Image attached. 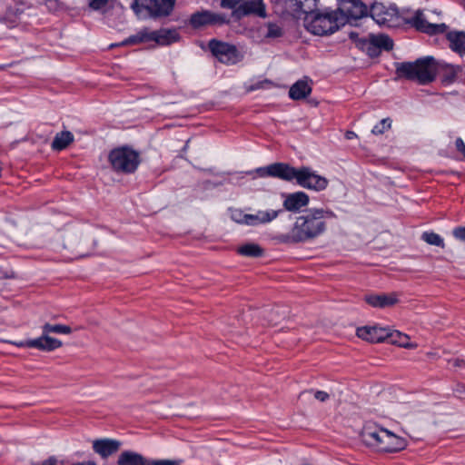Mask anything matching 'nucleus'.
<instances>
[{
	"label": "nucleus",
	"instance_id": "f257e3e1",
	"mask_svg": "<svg viewBox=\"0 0 465 465\" xmlns=\"http://www.w3.org/2000/svg\"><path fill=\"white\" fill-rule=\"evenodd\" d=\"M335 217L332 211L323 208H312L295 219L292 228L279 236L282 242H309L323 234L327 229L326 221Z\"/></svg>",
	"mask_w": 465,
	"mask_h": 465
},
{
	"label": "nucleus",
	"instance_id": "f03ea898",
	"mask_svg": "<svg viewBox=\"0 0 465 465\" xmlns=\"http://www.w3.org/2000/svg\"><path fill=\"white\" fill-rule=\"evenodd\" d=\"M343 25L344 17L336 10L312 11L304 17L305 28L316 35L332 34Z\"/></svg>",
	"mask_w": 465,
	"mask_h": 465
},
{
	"label": "nucleus",
	"instance_id": "7ed1b4c3",
	"mask_svg": "<svg viewBox=\"0 0 465 465\" xmlns=\"http://www.w3.org/2000/svg\"><path fill=\"white\" fill-rule=\"evenodd\" d=\"M437 64L432 57L418 59L414 63L398 64L397 74L410 80L425 84L434 80L437 74Z\"/></svg>",
	"mask_w": 465,
	"mask_h": 465
},
{
	"label": "nucleus",
	"instance_id": "20e7f679",
	"mask_svg": "<svg viewBox=\"0 0 465 465\" xmlns=\"http://www.w3.org/2000/svg\"><path fill=\"white\" fill-rule=\"evenodd\" d=\"M295 180L297 183L308 190L321 192L327 188L329 181L327 178L318 174L309 167L296 169L289 165L287 182Z\"/></svg>",
	"mask_w": 465,
	"mask_h": 465
},
{
	"label": "nucleus",
	"instance_id": "39448f33",
	"mask_svg": "<svg viewBox=\"0 0 465 465\" xmlns=\"http://www.w3.org/2000/svg\"><path fill=\"white\" fill-rule=\"evenodd\" d=\"M175 0H134L131 5L139 19L168 15Z\"/></svg>",
	"mask_w": 465,
	"mask_h": 465
},
{
	"label": "nucleus",
	"instance_id": "423d86ee",
	"mask_svg": "<svg viewBox=\"0 0 465 465\" xmlns=\"http://www.w3.org/2000/svg\"><path fill=\"white\" fill-rule=\"evenodd\" d=\"M109 161L114 170L124 173H134L140 163L139 153L129 147L112 150Z\"/></svg>",
	"mask_w": 465,
	"mask_h": 465
},
{
	"label": "nucleus",
	"instance_id": "0eeeda50",
	"mask_svg": "<svg viewBox=\"0 0 465 465\" xmlns=\"http://www.w3.org/2000/svg\"><path fill=\"white\" fill-rule=\"evenodd\" d=\"M371 16L379 25L394 27L400 25L401 16L395 5L374 3L371 7Z\"/></svg>",
	"mask_w": 465,
	"mask_h": 465
},
{
	"label": "nucleus",
	"instance_id": "6e6552de",
	"mask_svg": "<svg viewBox=\"0 0 465 465\" xmlns=\"http://www.w3.org/2000/svg\"><path fill=\"white\" fill-rule=\"evenodd\" d=\"M209 47L213 54L223 64H233L242 58L234 45L226 43L212 40L209 43Z\"/></svg>",
	"mask_w": 465,
	"mask_h": 465
},
{
	"label": "nucleus",
	"instance_id": "1a4fd4ad",
	"mask_svg": "<svg viewBox=\"0 0 465 465\" xmlns=\"http://www.w3.org/2000/svg\"><path fill=\"white\" fill-rule=\"evenodd\" d=\"M436 13L433 11H417L412 17L413 25L419 30L426 34L436 35L443 33L447 29V25L443 23H432V15Z\"/></svg>",
	"mask_w": 465,
	"mask_h": 465
},
{
	"label": "nucleus",
	"instance_id": "9d476101",
	"mask_svg": "<svg viewBox=\"0 0 465 465\" xmlns=\"http://www.w3.org/2000/svg\"><path fill=\"white\" fill-rule=\"evenodd\" d=\"M336 12L343 15L345 25L350 19L363 17L367 14V7L361 0H342Z\"/></svg>",
	"mask_w": 465,
	"mask_h": 465
},
{
	"label": "nucleus",
	"instance_id": "9b49d317",
	"mask_svg": "<svg viewBox=\"0 0 465 465\" xmlns=\"http://www.w3.org/2000/svg\"><path fill=\"white\" fill-rule=\"evenodd\" d=\"M383 435H385V428L366 426L362 432V439L368 446L381 451V447L385 442Z\"/></svg>",
	"mask_w": 465,
	"mask_h": 465
},
{
	"label": "nucleus",
	"instance_id": "f8f14e48",
	"mask_svg": "<svg viewBox=\"0 0 465 465\" xmlns=\"http://www.w3.org/2000/svg\"><path fill=\"white\" fill-rule=\"evenodd\" d=\"M225 22H227V20L223 15L210 11L196 12L193 14L190 18V24L193 28H200L213 24H223Z\"/></svg>",
	"mask_w": 465,
	"mask_h": 465
},
{
	"label": "nucleus",
	"instance_id": "ddd939ff",
	"mask_svg": "<svg viewBox=\"0 0 465 465\" xmlns=\"http://www.w3.org/2000/svg\"><path fill=\"white\" fill-rule=\"evenodd\" d=\"M390 335V329L379 326H364L357 329V336L371 342H381Z\"/></svg>",
	"mask_w": 465,
	"mask_h": 465
},
{
	"label": "nucleus",
	"instance_id": "4468645a",
	"mask_svg": "<svg viewBox=\"0 0 465 465\" xmlns=\"http://www.w3.org/2000/svg\"><path fill=\"white\" fill-rule=\"evenodd\" d=\"M25 345L28 348H35L45 351H52L60 348L63 343L60 340L50 337L49 334L43 332L42 336L27 340Z\"/></svg>",
	"mask_w": 465,
	"mask_h": 465
},
{
	"label": "nucleus",
	"instance_id": "2eb2a0df",
	"mask_svg": "<svg viewBox=\"0 0 465 465\" xmlns=\"http://www.w3.org/2000/svg\"><path fill=\"white\" fill-rule=\"evenodd\" d=\"M310 198L304 192H295L284 195L283 207L289 212H299L309 204Z\"/></svg>",
	"mask_w": 465,
	"mask_h": 465
},
{
	"label": "nucleus",
	"instance_id": "dca6fc26",
	"mask_svg": "<svg viewBox=\"0 0 465 465\" xmlns=\"http://www.w3.org/2000/svg\"><path fill=\"white\" fill-rule=\"evenodd\" d=\"M289 164L283 163H275L265 167H260L255 173L261 177H275L286 181L288 178Z\"/></svg>",
	"mask_w": 465,
	"mask_h": 465
},
{
	"label": "nucleus",
	"instance_id": "f3484780",
	"mask_svg": "<svg viewBox=\"0 0 465 465\" xmlns=\"http://www.w3.org/2000/svg\"><path fill=\"white\" fill-rule=\"evenodd\" d=\"M365 302L374 308H387L398 302V295L394 292L369 294L364 298Z\"/></svg>",
	"mask_w": 465,
	"mask_h": 465
},
{
	"label": "nucleus",
	"instance_id": "a211bd4d",
	"mask_svg": "<svg viewBox=\"0 0 465 465\" xmlns=\"http://www.w3.org/2000/svg\"><path fill=\"white\" fill-rule=\"evenodd\" d=\"M121 446L120 441L112 439H100L93 441L94 452L105 459L115 453Z\"/></svg>",
	"mask_w": 465,
	"mask_h": 465
},
{
	"label": "nucleus",
	"instance_id": "6ab92c4d",
	"mask_svg": "<svg viewBox=\"0 0 465 465\" xmlns=\"http://www.w3.org/2000/svg\"><path fill=\"white\" fill-rule=\"evenodd\" d=\"M384 446L381 447V452H397L402 450L407 446V440L391 430L385 429Z\"/></svg>",
	"mask_w": 465,
	"mask_h": 465
},
{
	"label": "nucleus",
	"instance_id": "aec40b11",
	"mask_svg": "<svg viewBox=\"0 0 465 465\" xmlns=\"http://www.w3.org/2000/svg\"><path fill=\"white\" fill-rule=\"evenodd\" d=\"M280 211L275 210H259L255 213H249L247 217V226H259L269 223L275 220Z\"/></svg>",
	"mask_w": 465,
	"mask_h": 465
},
{
	"label": "nucleus",
	"instance_id": "412c9836",
	"mask_svg": "<svg viewBox=\"0 0 465 465\" xmlns=\"http://www.w3.org/2000/svg\"><path fill=\"white\" fill-rule=\"evenodd\" d=\"M152 42L159 45H168L178 42L180 39L177 30L169 28H161L152 31Z\"/></svg>",
	"mask_w": 465,
	"mask_h": 465
},
{
	"label": "nucleus",
	"instance_id": "4be33fe9",
	"mask_svg": "<svg viewBox=\"0 0 465 465\" xmlns=\"http://www.w3.org/2000/svg\"><path fill=\"white\" fill-rule=\"evenodd\" d=\"M118 465H149L141 454L134 451H124L120 454L117 461Z\"/></svg>",
	"mask_w": 465,
	"mask_h": 465
},
{
	"label": "nucleus",
	"instance_id": "5701e85b",
	"mask_svg": "<svg viewBox=\"0 0 465 465\" xmlns=\"http://www.w3.org/2000/svg\"><path fill=\"white\" fill-rule=\"evenodd\" d=\"M312 88L308 82L300 80L292 85L289 91V95L293 100H300L305 98L311 94Z\"/></svg>",
	"mask_w": 465,
	"mask_h": 465
},
{
	"label": "nucleus",
	"instance_id": "b1692460",
	"mask_svg": "<svg viewBox=\"0 0 465 465\" xmlns=\"http://www.w3.org/2000/svg\"><path fill=\"white\" fill-rule=\"evenodd\" d=\"M74 141V134L69 131L57 133L52 142L51 147L55 151L65 149Z\"/></svg>",
	"mask_w": 465,
	"mask_h": 465
},
{
	"label": "nucleus",
	"instance_id": "393cba45",
	"mask_svg": "<svg viewBox=\"0 0 465 465\" xmlns=\"http://www.w3.org/2000/svg\"><path fill=\"white\" fill-rule=\"evenodd\" d=\"M450 48L460 54L465 52V33L450 32L447 35Z\"/></svg>",
	"mask_w": 465,
	"mask_h": 465
},
{
	"label": "nucleus",
	"instance_id": "a878e982",
	"mask_svg": "<svg viewBox=\"0 0 465 465\" xmlns=\"http://www.w3.org/2000/svg\"><path fill=\"white\" fill-rule=\"evenodd\" d=\"M152 31L148 28H143L136 32L134 35L126 38L122 45H138L143 43L152 42Z\"/></svg>",
	"mask_w": 465,
	"mask_h": 465
},
{
	"label": "nucleus",
	"instance_id": "bb28decb",
	"mask_svg": "<svg viewBox=\"0 0 465 465\" xmlns=\"http://www.w3.org/2000/svg\"><path fill=\"white\" fill-rule=\"evenodd\" d=\"M391 343L397 344L400 347L414 349L417 347V344L410 341V337L402 333L399 331H391L390 335L388 337Z\"/></svg>",
	"mask_w": 465,
	"mask_h": 465
},
{
	"label": "nucleus",
	"instance_id": "cd10ccee",
	"mask_svg": "<svg viewBox=\"0 0 465 465\" xmlns=\"http://www.w3.org/2000/svg\"><path fill=\"white\" fill-rule=\"evenodd\" d=\"M370 43L378 48H382L384 50H391L393 47L392 40L385 35H369Z\"/></svg>",
	"mask_w": 465,
	"mask_h": 465
},
{
	"label": "nucleus",
	"instance_id": "c85d7f7f",
	"mask_svg": "<svg viewBox=\"0 0 465 465\" xmlns=\"http://www.w3.org/2000/svg\"><path fill=\"white\" fill-rule=\"evenodd\" d=\"M238 252L242 256L260 257L263 254V250L257 243H246L238 248Z\"/></svg>",
	"mask_w": 465,
	"mask_h": 465
},
{
	"label": "nucleus",
	"instance_id": "c756f323",
	"mask_svg": "<svg viewBox=\"0 0 465 465\" xmlns=\"http://www.w3.org/2000/svg\"><path fill=\"white\" fill-rule=\"evenodd\" d=\"M43 332L49 334L50 332L59 333V334H70L72 332V329L64 324H49L45 323L43 327Z\"/></svg>",
	"mask_w": 465,
	"mask_h": 465
},
{
	"label": "nucleus",
	"instance_id": "7c9ffc66",
	"mask_svg": "<svg viewBox=\"0 0 465 465\" xmlns=\"http://www.w3.org/2000/svg\"><path fill=\"white\" fill-rule=\"evenodd\" d=\"M421 239L426 242L428 244L444 247V241L440 235L432 232H425L421 235Z\"/></svg>",
	"mask_w": 465,
	"mask_h": 465
},
{
	"label": "nucleus",
	"instance_id": "2f4dec72",
	"mask_svg": "<svg viewBox=\"0 0 465 465\" xmlns=\"http://www.w3.org/2000/svg\"><path fill=\"white\" fill-rule=\"evenodd\" d=\"M114 2L115 0H90L89 6L93 10L104 13L114 5Z\"/></svg>",
	"mask_w": 465,
	"mask_h": 465
},
{
	"label": "nucleus",
	"instance_id": "473e14b6",
	"mask_svg": "<svg viewBox=\"0 0 465 465\" xmlns=\"http://www.w3.org/2000/svg\"><path fill=\"white\" fill-rule=\"evenodd\" d=\"M391 120L390 118H384L373 126L371 133L373 134H382L385 131L391 128Z\"/></svg>",
	"mask_w": 465,
	"mask_h": 465
},
{
	"label": "nucleus",
	"instance_id": "72a5a7b5",
	"mask_svg": "<svg viewBox=\"0 0 465 465\" xmlns=\"http://www.w3.org/2000/svg\"><path fill=\"white\" fill-rule=\"evenodd\" d=\"M249 213H244L242 210L234 209L231 211V218L235 223L247 225V217Z\"/></svg>",
	"mask_w": 465,
	"mask_h": 465
},
{
	"label": "nucleus",
	"instance_id": "f704fd0d",
	"mask_svg": "<svg viewBox=\"0 0 465 465\" xmlns=\"http://www.w3.org/2000/svg\"><path fill=\"white\" fill-rule=\"evenodd\" d=\"M282 35V29L281 27L273 23H269L267 25V33L265 34V36L268 38H277Z\"/></svg>",
	"mask_w": 465,
	"mask_h": 465
},
{
	"label": "nucleus",
	"instance_id": "c9c22d12",
	"mask_svg": "<svg viewBox=\"0 0 465 465\" xmlns=\"http://www.w3.org/2000/svg\"><path fill=\"white\" fill-rule=\"evenodd\" d=\"M149 465H180L181 460H148Z\"/></svg>",
	"mask_w": 465,
	"mask_h": 465
},
{
	"label": "nucleus",
	"instance_id": "e433bc0d",
	"mask_svg": "<svg viewBox=\"0 0 465 465\" xmlns=\"http://www.w3.org/2000/svg\"><path fill=\"white\" fill-rule=\"evenodd\" d=\"M453 235L460 241L465 242V227H458L453 230Z\"/></svg>",
	"mask_w": 465,
	"mask_h": 465
},
{
	"label": "nucleus",
	"instance_id": "4c0bfd02",
	"mask_svg": "<svg viewBox=\"0 0 465 465\" xmlns=\"http://www.w3.org/2000/svg\"><path fill=\"white\" fill-rule=\"evenodd\" d=\"M242 0H222V6L233 9Z\"/></svg>",
	"mask_w": 465,
	"mask_h": 465
},
{
	"label": "nucleus",
	"instance_id": "58836bf2",
	"mask_svg": "<svg viewBox=\"0 0 465 465\" xmlns=\"http://www.w3.org/2000/svg\"><path fill=\"white\" fill-rule=\"evenodd\" d=\"M313 393H314V398L322 402H323L329 399V394L325 391H316Z\"/></svg>",
	"mask_w": 465,
	"mask_h": 465
},
{
	"label": "nucleus",
	"instance_id": "ea45409f",
	"mask_svg": "<svg viewBox=\"0 0 465 465\" xmlns=\"http://www.w3.org/2000/svg\"><path fill=\"white\" fill-rule=\"evenodd\" d=\"M449 364H450V366H452V367H461L462 365L465 364V361L461 359L455 358V359L450 360L449 361Z\"/></svg>",
	"mask_w": 465,
	"mask_h": 465
},
{
	"label": "nucleus",
	"instance_id": "a19ab883",
	"mask_svg": "<svg viewBox=\"0 0 465 465\" xmlns=\"http://www.w3.org/2000/svg\"><path fill=\"white\" fill-rule=\"evenodd\" d=\"M355 136H356V134H355V133H353V132H347V133H346V138H347V139H352V138H353V137H355Z\"/></svg>",
	"mask_w": 465,
	"mask_h": 465
},
{
	"label": "nucleus",
	"instance_id": "79ce46f5",
	"mask_svg": "<svg viewBox=\"0 0 465 465\" xmlns=\"http://www.w3.org/2000/svg\"><path fill=\"white\" fill-rule=\"evenodd\" d=\"M25 342H26V341H25L18 342V343H17V346H19V347H26V346L25 345Z\"/></svg>",
	"mask_w": 465,
	"mask_h": 465
},
{
	"label": "nucleus",
	"instance_id": "37998d69",
	"mask_svg": "<svg viewBox=\"0 0 465 465\" xmlns=\"http://www.w3.org/2000/svg\"><path fill=\"white\" fill-rule=\"evenodd\" d=\"M42 465H55L54 462H45Z\"/></svg>",
	"mask_w": 465,
	"mask_h": 465
},
{
	"label": "nucleus",
	"instance_id": "c03bdc74",
	"mask_svg": "<svg viewBox=\"0 0 465 465\" xmlns=\"http://www.w3.org/2000/svg\"><path fill=\"white\" fill-rule=\"evenodd\" d=\"M342 0H338L339 3H341Z\"/></svg>",
	"mask_w": 465,
	"mask_h": 465
},
{
	"label": "nucleus",
	"instance_id": "a18cd8bd",
	"mask_svg": "<svg viewBox=\"0 0 465 465\" xmlns=\"http://www.w3.org/2000/svg\"><path fill=\"white\" fill-rule=\"evenodd\" d=\"M0 68H3V66L0 65Z\"/></svg>",
	"mask_w": 465,
	"mask_h": 465
}]
</instances>
